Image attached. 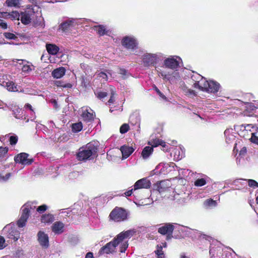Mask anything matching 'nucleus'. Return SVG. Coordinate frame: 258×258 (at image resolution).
Here are the masks:
<instances>
[{
    "label": "nucleus",
    "instance_id": "nucleus-1",
    "mask_svg": "<svg viewBox=\"0 0 258 258\" xmlns=\"http://www.w3.org/2000/svg\"><path fill=\"white\" fill-rule=\"evenodd\" d=\"M97 152V146L93 143H89L85 146L81 147L77 154V159L80 161L89 159Z\"/></svg>",
    "mask_w": 258,
    "mask_h": 258
},
{
    "label": "nucleus",
    "instance_id": "nucleus-2",
    "mask_svg": "<svg viewBox=\"0 0 258 258\" xmlns=\"http://www.w3.org/2000/svg\"><path fill=\"white\" fill-rule=\"evenodd\" d=\"M3 235L7 238L17 241L20 238V233L15 228L14 223H11L4 227L2 231Z\"/></svg>",
    "mask_w": 258,
    "mask_h": 258
},
{
    "label": "nucleus",
    "instance_id": "nucleus-3",
    "mask_svg": "<svg viewBox=\"0 0 258 258\" xmlns=\"http://www.w3.org/2000/svg\"><path fill=\"white\" fill-rule=\"evenodd\" d=\"M128 214L122 208H115L109 215L110 219L115 222H121L127 219Z\"/></svg>",
    "mask_w": 258,
    "mask_h": 258
},
{
    "label": "nucleus",
    "instance_id": "nucleus-4",
    "mask_svg": "<svg viewBox=\"0 0 258 258\" xmlns=\"http://www.w3.org/2000/svg\"><path fill=\"white\" fill-rule=\"evenodd\" d=\"M162 54L160 53H146L143 56V61L144 66H153L162 59Z\"/></svg>",
    "mask_w": 258,
    "mask_h": 258
},
{
    "label": "nucleus",
    "instance_id": "nucleus-5",
    "mask_svg": "<svg viewBox=\"0 0 258 258\" xmlns=\"http://www.w3.org/2000/svg\"><path fill=\"white\" fill-rule=\"evenodd\" d=\"M220 88V84L213 81H208L205 80L202 86H200V89L206 92L215 93H217Z\"/></svg>",
    "mask_w": 258,
    "mask_h": 258
},
{
    "label": "nucleus",
    "instance_id": "nucleus-6",
    "mask_svg": "<svg viewBox=\"0 0 258 258\" xmlns=\"http://www.w3.org/2000/svg\"><path fill=\"white\" fill-rule=\"evenodd\" d=\"M181 61V58L177 56H171L164 60V66L172 70L176 69L179 67Z\"/></svg>",
    "mask_w": 258,
    "mask_h": 258
},
{
    "label": "nucleus",
    "instance_id": "nucleus-7",
    "mask_svg": "<svg viewBox=\"0 0 258 258\" xmlns=\"http://www.w3.org/2000/svg\"><path fill=\"white\" fill-rule=\"evenodd\" d=\"M119 244L117 239L114 238L113 241L107 243L104 246L102 247L99 251V254L102 255L104 253L109 254L112 253L115 251L116 247Z\"/></svg>",
    "mask_w": 258,
    "mask_h": 258
},
{
    "label": "nucleus",
    "instance_id": "nucleus-8",
    "mask_svg": "<svg viewBox=\"0 0 258 258\" xmlns=\"http://www.w3.org/2000/svg\"><path fill=\"white\" fill-rule=\"evenodd\" d=\"M28 207V204L24 205L21 208L22 214L17 223L19 228H22L26 225L27 219L29 216Z\"/></svg>",
    "mask_w": 258,
    "mask_h": 258
},
{
    "label": "nucleus",
    "instance_id": "nucleus-9",
    "mask_svg": "<svg viewBox=\"0 0 258 258\" xmlns=\"http://www.w3.org/2000/svg\"><path fill=\"white\" fill-rule=\"evenodd\" d=\"M77 21L74 19H69L59 25V29L63 32H68L77 25Z\"/></svg>",
    "mask_w": 258,
    "mask_h": 258
},
{
    "label": "nucleus",
    "instance_id": "nucleus-10",
    "mask_svg": "<svg viewBox=\"0 0 258 258\" xmlns=\"http://www.w3.org/2000/svg\"><path fill=\"white\" fill-rule=\"evenodd\" d=\"M29 155L26 153H21L15 157V161L16 163L23 165H29L33 162L32 158H29Z\"/></svg>",
    "mask_w": 258,
    "mask_h": 258
},
{
    "label": "nucleus",
    "instance_id": "nucleus-11",
    "mask_svg": "<svg viewBox=\"0 0 258 258\" xmlns=\"http://www.w3.org/2000/svg\"><path fill=\"white\" fill-rule=\"evenodd\" d=\"M122 44L128 49L134 50L137 48L138 42L133 36H126L122 40Z\"/></svg>",
    "mask_w": 258,
    "mask_h": 258
},
{
    "label": "nucleus",
    "instance_id": "nucleus-12",
    "mask_svg": "<svg viewBox=\"0 0 258 258\" xmlns=\"http://www.w3.org/2000/svg\"><path fill=\"white\" fill-rule=\"evenodd\" d=\"M81 116L84 120L87 122L91 121L94 117L93 111L90 108L82 107Z\"/></svg>",
    "mask_w": 258,
    "mask_h": 258
},
{
    "label": "nucleus",
    "instance_id": "nucleus-13",
    "mask_svg": "<svg viewBox=\"0 0 258 258\" xmlns=\"http://www.w3.org/2000/svg\"><path fill=\"white\" fill-rule=\"evenodd\" d=\"M38 240L40 244L43 247L47 248L49 246V239L47 234L44 232L40 231L37 234Z\"/></svg>",
    "mask_w": 258,
    "mask_h": 258
},
{
    "label": "nucleus",
    "instance_id": "nucleus-14",
    "mask_svg": "<svg viewBox=\"0 0 258 258\" xmlns=\"http://www.w3.org/2000/svg\"><path fill=\"white\" fill-rule=\"evenodd\" d=\"M136 232L135 229H130L125 231H123L119 233L116 237V239L120 243L126 239L130 238L134 235Z\"/></svg>",
    "mask_w": 258,
    "mask_h": 258
},
{
    "label": "nucleus",
    "instance_id": "nucleus-15",
    "mask_svg": "<svg viewBox=\"0 0 258 258\" xmlns=\"http://www.w3.org/2000/svg\"><path fill=\"white\" fill-rule=\"evenodd\" d=\"M34 15V12L31 10L22 12L20 15L21 22L25 25L29 24Z\"/></svg>",
    "mask_w": 258,
    "mask_h": 258
},
{
    "label": "nucleus",
    "instance_id": "nucleus-16",
    "mask_svg": "<svg viewBox=\"0 0 258 258\" xmlns=\"http://www.w3.org/2000/svg\"><path fill=\"white\" fill-rule=\"evenodd\" d=\"M151 186L150 181L147 178H142L138 180L134 185V190L141 188H148Z\"/></svg>",
    "mask_w": 258,
    "mask_h": 258
},
{
    "label": "nucleus",
    "instance_id": "nucleus-17",
    "mask_svg": "<svg viewBox=\"0 0 258 258\" xmlns=\"http://www.w3.org/2000/svg\"><path fill=\"white\" fill-rule=\"evenodd\" d=\"M236 133L232 128H228L225 131L224 135L225 137V141L228 144H231L235 140Z\"/></svg>",
    "mask_w": 258,
    "mask_h": 258
},
{
    "label": "nucleus",
    "instance_id": "nucleus-18",
    "mask_svg": "<svg viewBox=\"0 0 258 258\" xmlns=\"http://www.w3.org/2000/svg\"><path fill=\"white\" fill-rule=\"evenodd\" d=\"M174 229V226L172 224H166L165 225L158 229V232L161 234L165 235L168 234V236H171L172 234Z\"/></svg>",
    "mask_w": 258,
    "mask_h": 258
},
{
    "label": "nucleus",
    "instance_id": "nucleus-19",
    "mask_svg": "<svg viewBox=\"0 0 258 258\" xmlns=\"http://www.w3.org/2000/svg\"><path fill=\"white\" fill-rule=\"evenodd\" d=\"M184 150L181 147L174 148L171 153L175 161H179L184 157Z\"/></svg>",
    "mask_w": 258,
    "mask_h": 258
},
{
    "label": "nucleus",
    "instance_id": "nucleus-20",
    "mask_svg": "<svg viewBox=\"0 0 258 258\" xmlns=\"http://www.w3.org/2000/svg\"><path fill=\"white\" fill-rule=\"evenodd\" d=\"M191 79L195 82L194 84V87L196 88H199V89L200 88V86L203 85L206 80L205 78L197 73L194 74L191 76Z\"/></svg>",
    "mask_w": 258,
    "mask_h": 258
},
{
    "label": "nucleus",
    "instance_id": "nucleus-21",
    "mask_svg": "<svg viewBox=\"0 0 258 258\" xmlns=\"http://www.w3.org/2000/svg\"><path fill=\"white\" fill-rule=\"evenodd\" d=\"M120 151L122 155V159L128 158L134 151L135 149L132 147L123 145L120 147Z\"/></svg>",
    "mask_w": 258,
    "mask_h": 258
},
{
    "label": "nucleus",
    "instance_id": "nucleus-22",
    "mask_svg": "<svg viewBox=\"0 0 258 258\" xmlns=\"http://www.w3.org/2000/svg\"><path fill=\"white\" fill-rule=\"evenodd\" d=\"M18 60L20 61L19 63L20 64H23L24 62H26V63L23 64L22 68V70L23 72L29 73L34 70V67L31 63L23 59H19Z\"/></svg>",
    "mask_w": 258,
    "mask_h": 258
},
{
    "label": "nucleus",
    "instance_id": "nucleus-23",
    "mask_svg": "<svg viewBox=\"0 0 258 258\" xmlns=\"http://www.w3.org/2000/svg\"><path fill=\"white\" fill-rule=\"evenodd\" d=\"M64 224L61 222H56L52 226V231L57 234H59L63 232Z\"/></svg>",
    "mask_w": 258,
    "mask_h": 258
},
{
    "label": "nucleus",
    "instance_id": "nucleus-24",
    "mask_svg": "<svg viewBox=\"0 0 258 258\" xmlns=\"http://www.w3.org/2000/svg\"><path fill=\"white\" fill-rule=\"evenodd\" d=\"M66 73V69L63 67H60L54 70L52 72V76L54 78L59 79L62 77Z\"/></svg>",
    "mask_w": 258,
    "mask_h": 258
},
{
    "label": "nucleus",
    "instance_id": "nucleus-25",
    "mask_svg": "<svg viewBox=\"0 0 258 258\" xmlns=\"http://www.w3.org/2000/svg\"><path fill=\"white\" fill-rule=\"evenodd\" d=\"M149 144L151 147L153 148V147H157L159 145H161L163 148V150L167 151V148H166V144L165 142L162 141L158 139H156L155 140H151L149 142Z\"/></svg>",
    "mask_w": 258,
    "mask_h": 258
},
{
    "label": "nucleus",
    "instance_id": "nucleus-26",
    "mask_svg": "<svg viewBox=\"0 0 258 258\" xmlns=\"http://www.w3.org/2000/svg\"><path fill=\"white\" fill-rule=\"evenodd\" d=\"M11 105L13 106V108H10L9 109L12 111L15 117L16 118H20L22 116V111L21 109L13 103H12Z\"/></svg>",
    "mask_w": 258,
    "mask_h": 258
},
{
    "label": "nucleus",
    "instance_id": "nucleus-27",
    "mask_svg": "<svg viewBox=\"0 0 258 258\" xmlns=\"http://www.w3.org/2000/svg\"><path fill=\"white\" fill-rule=\"evenodd\" d=\"M46 47L48 52L52 55L56 54L59 50L58 46L53 44H47Z\"/></svg>",
    "mask_w": 258,
    "mask_h": 258
},
{
    "label": "nucleus",
    "instance_id": "nucleus-28",
    "mask_svg": "<svg viewBox=\"0 0 258 258\" xmlns=\"http://www.w3.org/2000/svg\"><path fill=\"white\" fill-rule=\"evenodd\" d=\"M94 29L100 36L107 34L109 32V30L106 29V27L102 25L95 26Z\"/></svg>",
    "mask_w": 258,
    "mask_h": 258
},
{
    "label": "nucleus",
    "instance_id": "nucleus-29",
    "mask_svg": "<svg viewBox=\"0 0 258 258\" xmlns=\"http://www.w3.org/2000/svg\"><path fill=\"white\" fill-rule=\"evenodd\" d=\"M182 228L185 229V231L189 232V233L197 232V233H198L200 234V237L201 239H205L208 241H210L211 239H212V237L211 236L207 235L206 234H205L201 233V232H199L196 230L191 229L190 228H189L188 227H182Z\"/></svg>",
    "mask_w": 258,
    "mask_h": 258
},
{
    "label": "nucleus",
    "instance_id": "nucleus-30",
    "mask_svg": "<svg viewBox=\"0 0 258 258\" xmlns=\"http://www.w3.org/2000/svg\"><path fill=\"white\" fill-rule=\"evenodd\" d=\"M153 148L152 147H145L142 152V156L144 159H147L152 153Z\"/></svg>",
    "mask_w": 258,
    "mask_h": 258
},
{
    "label": "nucleus",
    "instance_id": "nucleus-31",
    "mask_svg": "<svg viewBox=\"0 0 258 258\" xmlns=\"http://www.w3.org/2000/svg\"><path fill=\"white\" fill-rule=\"evenodd\" d=\"M241 127L243 128L244 130L250 132L251 133L258 131V126L255 124H244L241 125Z\"/></svg>",
    "mask_w": 258,
    "mask_h": 258
},
{
    "label": "nucleus",
    "instance_id": "nucleus-32",
    "mask_svg": "<svg viewBox=\"0 0 258 258\" xmlns=\"http://www.w3.org/2000/svg\"><path fill=\"white\" fill-rule=\"evenodd\" d=\"M41 221L45 224L51 223L54 221L53 215L50 214L43 215L41 217Z\"/></svg>",
    "mask_w": 258,
    "mask_h": 258
},
{
    "label": "nucleus",
    "instance_id": "nucleus-33",
    "mask_svg": "<svg viewBox=\"0 0 258 258\" xmlns=\"http://www.w3.org/2000/svg\"><path fill=\"white\" fill-rule=\"evenodd\" d=\"M5 87L9 91L16 92L18 91L17 85L12 81H8L6 82Z\"/></svg>",
    "mask_w": 258,
    "mask_h": 258
},
{
    "label": "nucleus",
    "instance_id": "nucleus-34",
    "mask_svg": "<svg viewBox=\"0 0 258 258\" xmlns=\"http://www.w3.org/2000/svg\"><path fill=\"white\" fill-rule=\"evenodd\" d=\"M97 77L99 78H102L104 81H107L109 78V76L111 77L112 74L111 71H107L106 73L99 72L97 74Z\"/></svg>",
    "mask_w": 258,
    "mask_h": 258
},
{
    "label": "nucleus",
    "instance_id": "nucleus-35",
    "mask_svg": "<svg viewBox=\"0 0 258 258\" xmlns=\"http://www.w3.org/2000/svg\"><path fill=\"white\" fill-rule=\"evenodd\" d=\"M83 128V124L81 122L73 123L72 125V130L74 133H78Z\"/></svg>",
    "mask_w": 258,
    "mask_h": 258
},
{
    "label": "nucleus",
    "instance_id": "nucleus-36",
    "mask_svg": "<svg viewBox=\"0 0 258 258\" xmlns=\"http://www.w3.org/2000/svg\"><path fill=\"white\" fill-rule=\"evenodd\" d=\"M54 84L57 87H61L64 88H71L72 85L70 83H64L62 81H54L53 82Z\"/></svg>",
    "mask_w": 258,
    "mask_h": 258
},
{
    "label": "nucleus",
    "instance_id": "nucleus-37",
    "mask_svg": "<svg viewBox=\"0 0 258 258\" xmlns=\"http://www.w3.org/2000/svg\"><path fill=\"white\" fill-rule=\"evenodd\" d=\"M6 4L9 7H19L20 0H6Z\"/></svg>",
    "mask_w": 258,
    "mask_h": 258
},
{
    "label": "nucleus",
    "instance_id": "nucleus-38",
    "mask_svg": "<svg viewBox=\"0 0 258 258\" xmlns=\"http://www.w3.org/2000/svg\"><path fill=\"white\" fill-rule=\"evenodd\" d=\"M158 73L159 76L162 78L163 79L168 81L171 80V76L169 73H167L163 71H158Z\"/></svg>",
    "mask_w": 258,
    "mask_h": 258
},
{
    "label": "nucleus",
    "instance_id": "nucleus-39",
    "mask_svg": "<svg viewBox=\"0 0 258 258\" xmlns=\"http://www.w3.org/2000/svg\"><path fill=\"white\" fill-rule=\"evenodd\" d=\"M183 91L184 94L188 97H192L196 95V93L195 91L187 87H184Z\"/></svg>",
    "mask_w": 258,
    "mask_h": 258
},
{
    "label": "nucleus",
    "instance_id": "nucleus-40",
    "mask_svg": "<svg viewBox=\"0 0 258 258\" xmlns=\"http://www.w3.org/2000/svg\"><path fill=\"white\" fill-rule=\"evenodd\" d=\"M249 140L253 144L258 145V132L252 133Z\"/></svg>",
    "mask_w": 258,
    "mask_h": 258
},
{
    "label": "nucleus",
    "instance_id": "nucleus-41",
    "mask_svg": "<svg viewBox=\"0 0 258 258\" xmlns=\"http://www.w3.org/2000/svg\"><path fill=\"white\" fill-rule=\"evenodd\" d=\"M12 103H9L8 104L0 100V108L4 110H7L10 108H13V105H11Z\"/></svg>",
    "mask_w": 258,
    "mask_h": 258
},
{
    "label": "nucleus",
    "instance_id": "nucleus-42",
    "mask_svg": "<svg viewBox=\"0 0 258 258\" xmlns=\"http://www.w3.org/2000/svg\"><path fill=\"white\" fill-rule=\"evenodd\" d=\"M165 182L161 181L158 186V190L160 193L163 192L166 190L168 188V187L165 186Z\"/></svg>",
    "mask_w": 258,
    "mask_h": 258
},
{
    "label": "nucleus",
    "instance_id": "nucleus-43",
    "mask_svg": "<svg viewBox=\"0 0 258 258\" xmlns=\"http://www.w3.org/2000/svg\"><path fill=\"white\" fill-rule=\"evenodd\" d=\"M204 205L207 207H215L217 205V203L212 199H208L205 201Z\"/></svg>",
    "mask_w": 258,
    "mask_h": 258
},
{
    "label": "nucleus",
    "instance_id": "nucleus-44",
    "mask_svg": "<svg viewBox=\"0 0 258 258\" xmlns=\"http://www.w3.org/2000/svg\"><path fill=\"white\" fill-rule=\"evenodd\" d=\"M206 184V181L205 178H202L197 179L195 182V185L197 186H202Z\"/></svg>",
    "mask_w": 258,
    "mask_h": 258
},
{
    "label": "nucleus",
    "instance_id": "nucleus-45",
    "mask_svg": "<svg viewBox=\"0 0 258 258\" xmlns=\"http://www.w3.org/2000/svg\"><path fill=\"white\" fill-rule=\"evenodd\" d=\"M8 16L14 19L19 20L20 15L17 11H13L10 13H8Z\"/></svg>",
    "mask_w": 258,
    "mask_h": 258
},
{
    "label": "nucleus",
    "instance_id": "nucleus-46",
    "mask_svg": "<svg viewBox=\"0 0 258 258\" xmlns=\"http://www.w3.org/2000/svg\"><path fill=\"white\" fill-rule=\"evenodd\" d=\"M121 243L120 252H124L126 248L128 247V242L127 241H124L121 242Z\"/></svg>",
    "mask_w": 258,
    "mask_h": 258
},
{
    "label": "nucleus",
    "instance_id": "nucleus-47",
    "mask_svg": "<svg viewBox=\"0 0 258 258\" xmlns=\"http://www.w3.org/2000/svg\"><path fill=\"white\" fill-rule=\"evenodd\" d=\"M129 125L128 124L124 123L120 127V132L121 134L126 133L129 130Z\"/></svg>",
    "mask_w": 258,
    "mask_h": 258
},
{
    "label": "nucleus",
    "instance_id": "nucleus-48",
    "mask_svg": "<svg viewBox=\"0 0 258 258\" xmlns=\"http://www.w3.org/2000/svg\"><path fill=\"white\" fill-rule=\"evenodd\" d=\"M11 173H7L5 176L3 175L0 173V182H6L11 177Z\"/></svg>",
    "mask_w": 258,
    "mask_h": 258
},
{
    "label": "nucleus",
    "instance_id": "nucleus-49",
    "mask_svg": "<svg viewBox=\"0 0 258 258\" xmlns=\"http://www.w3.org/2000/svg\"><path fill=\"white\" fill-rule=\"evenodd\" d=\"M9 138L11 145H15L17 144L18 142V137L17 136H9Z\"/></svg>",
    "mask_w": 258,
    "mask_h": 258
},
{
    "label": "nucleus",
    "instance_id": "nucleus-50",
    "mask_svg": "<svg viewBox=\"0 0 258 258\" xmlns=\"http://www.w3.org/2000/svg\"><path fill=\"white\" fill-rule=\"evenodd\" d=\"M7 246L5 238L0 235V249H3Z\"/></svg>",
    "mask_w": 258,
    "mask_h": 258
},
{
    "label": "nucleus",
    "instance_id": "nucleus-51",
    "mask_svg": "<svg viewBox=\"0 0 258 258\" xmlns=\"http://www.w3.org/2000/svg\"><path fill=\"white\" fill-rule=\"evenodd\" d=\"M156 254L157 255L158 258H163L164 253L162 251V248L161 246L158 247V249L155 251Z\"/></svg>",
    "mask_w": 258,
    "mask_h": 258
},
{
    "label": "nucleus",
    "instance_id": "nucleus-52",
    "mask_svg": "<svg viewBox=\"0 0 258 258\" xmlns=\"http://www.w3.org/2000/svg\"><path fill=\"white\" fill-rule=\"evenodd\" d=\"M4 35L6 38L9 39H15L17 38L15 34L9 32L4 33Z\"/></svg>",
    "mask_w": 258,
    "mask_h": 258
},
{
    "label": "nucleus",
    "instance_id": "nucleus-53",
    "mask_svg": "<svg viewBox=\"0 0 258 258\" xmlns=\"http://www.w3.org/2000/svg\"><path fill=\"white\" fill-rule=\"evenodd\" d=\"M36 202H28L25 205H29V207H28L29 209V214L30 213V211L31 210H33L35 209L36 206L35 205H36Z\"/></svg>",
    "mask_w": 258,
    "mask_h": 258
},
{
    "label": "nucleus",
    "instance_id": "nucleus-54",
    "mask_svg": "<svg viewBox=\"0 0 258 258\" xmlns=\"http://www.w3.org/2000/svg\"><path fill=\"white\" fill-rule=\"evenodd\" d=\"M8 151V147H0V158L3 157Z\"/></svg>",
    "mask_w": 258,
    "mask_h": 258
},
{
    "label": "nucleus",
    "instance_id": "nucleus-55",
    "mask_svg": "<svg viewBox=\"0 0 258 258\" xmlns=\"http://www.w3.org/2000/svg\"><path fill=\"white\" fill-rule=\"evenodd\" d=\"M115 94V92L113 90V89H111V96L109 99V100L108 101V103L109 105H110L111 104L113 103L115 100L114 99V95Z\"/></svg>",
    "mask_w": 258,
    "mask_h": 258
},
{
    "label": "nucleus",
    "instance_id": "nucleus-56",
    "mask_svg": "<svg viewBox=\"0 0 258 258\" xmlns=\"http://www.w3.org/2000/svg\"><path fill=\"white\" fill-rule=\"evenodd\" d=\"M248 182L249 186L250 187H258V183L254 180L249 179L248 180Z\"/></svg>",
    "mask_w": 258,
    "mask_h": 258
},
{
    "label": "nucleus",
    "instance_id": "nucleus-57",
    "mask_svg": "<svg viewBox=\"0 0 258 258\" xmlns=\"http://www.w3.org/2000/svg\"><path fill=\"white\" fill-rule=\"evenodd\" d=\"M47 207L45 205H43L37 208V211L40 213H43L46 210Z\"/></svg>",
    "mask_w": 258,
    "mask_h": 258
},
{
    "label": "nucleus",
    "instance_id": "nucleus-58",
    "mask_svg": "<svg viewBox=\"0 0 258 258\" xmlns=\"http://www.w3.org/2000/svg\"><path fill=\"white\" fill-rule=\"evenodd\" d=\"M155 90L156 92H157V93L159 95V96L162 99H163L164 100H167L166 97L163 93H162L160 92V91L157 87H155Z\"/></svg>",
    "mask_w": 258,
    "mask_h": 258
},
{
    "label": "nucleus",
    "instance_id": "nucleus-59",
    "mask_svg": "<svg viewBox=\"0 0 258 258\" xmlns=\"http://www.w3.org/2000/svg\"><path fill=\"white\" fill-rule=\"evenodd\" d=\"M96 95L98 98L102 99V98L105 97L107 96V94L106 92H98L96 94Z\"/></svg>",
    "mask_w": 258,
    "mask_h": 258
},
{
    "label": "nucleus",
    "instance_id": "nucleus-60",
    "mask_svg": "<svg viewBox=\"0 0 258 258\" xmlns=\"http://www.w3.org/2000/svg\"><path fill=\"white\" fill-rule=\"evenodd\" d=\"M25 108L26 109H29L31 111V114L32 115H34L35 114V112L34 111L33 109H32V106L30 104H28V103L26 104L25 105Z\"/></svg>",
    "mask_w": 258,
    "mask_h": 258
},
{
    "label": "nucleus",
    "instance_id": "nucleus-61",
    "mask_svg": "<svg viewBox=\"0 0 258 258\" xmlns=\"http://www.w3.org/2000/svg\"><path fill=\"white\" fill-rule=\"evenodd\" d=\"M5 78H4V76H0V85L1 86H3L4 87L5 86V85H6V82L5 81Z\"/></svg>",
    "mask_w": 258,
    "mask_h": 258
},
{
    "label": "nucleus",
    "instance_id": "nucleus-62",
    "mask_svg": "<svg viewBox=\"0 0 258 258\" xmlns=\"http://www.w3.org/2000/svg\"><path fill=\"white\" fill-rule=\"evenodd\" d=\"M133 190H134V188L124 192V195H125L126 197H129L131 196L133 193Z\"/></svg>",
    "mask_w": 258,
    "mask_h": 258
},
{
    "label": "nucleus",
    "instance_id": "nucleus-63",
    "mask_svg": "<svg viewBox=\"0 0 258 258\" xmlns=\"http://www.w3.org/2000/svg\"><path fill=\"white\" fill-rule=\"evenodd\" d=\"M119 74L123 76H125L127 74V71L123 69H119Z\"/></svg>",
    "mask_w": 258,
    "mask_h": 258
},
{
    "label": "nucleus",
    "instance_id": "nucleus-64",
    "mask_svg": "<svg viewBox=\"0 0 258 258\" xmlns=\"http://www.w3.org/2000/svg\"><path fill=\"white\" fill-rule=\"evenodd\" d=\"M8 16V12H0V18H6Z\"/></svg>",
    "mask_w": 258,
    "mask_h": 258
}]
</instances>
